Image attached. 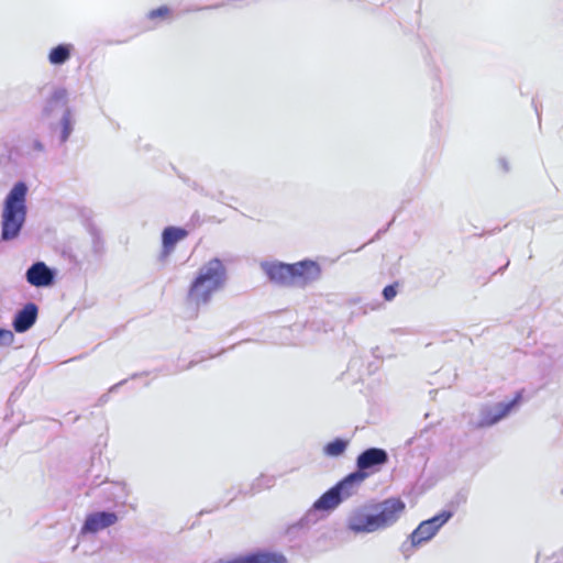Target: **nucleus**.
<instances>
[{"mask_svg": "<svg viewBox=\"0 0 563 563\" xmlns=\"http://www.w3.org/2000/svg\"><path fill=\"white\" fill-rule=\"evenodd\" d=\"M387 462L388 453L384 449L364 450L356 459V471L322 494L292 528L309 529L316 525L324 517L321 512L334 510L343 500L355 495L363 482Z\"/></svg>", "mask_w": 563, "mask_h": 563, "instance_id": "nucleus-1", "label": "nucleus"}, {"mask_svg": "<svg viewBox=\"0 0 563 563\" xmlns=\"http://www.w3.org/2000/svg\"><path fill=\"white\" fill-rule=\"evenodd\" d=\"M399 498H388L378 504L353 508L346 518V528L355 534H368L394 526L405 511Z\"/></svg>", "mask_w": 563, "mask_h": 563, "instance_id": "nucleus-2", "label": "nucleus"}, {"mask_svg": "<svg viewBox=\"0 0 563 563\" xmlns=\"http://www.w3.org/2000/svg\"><path fill=\"white\" fill-rule=\"evenodd\" d=\"M228 282V271L223 262L213 257L202 264L188 288L187 300L196 307L207 306L212 297L221 291Z\"/></svg>", "mask_w": 563, "mask_h": 563, "instance_id": "nucleus-3", "label": "nucleus"}, {"mask_svg": "<svg viewBox=\"0 0 563 563\" xmlns=\"http://www.w3.org/2000/svg\"><path fill=\"white\" fill-rule=\"evenodd\" d=\"M27 185L18 181L10 189L3 201L1 212V241L10 242L19 238L26 221Z\"/></svg>", "mask_w": 563, "mask_h": 563, "instance_id": "nucleus-4", "label": "nucleus"}, {"mask_svg": "<svg viewBox=\"0 0 563 563\" xmlns=\"http://www.w3.org/2000/svg\"><path fill=\"white\" fill-rule=\"evenodd\" d=\"M261 267L271 282L283 286L305 287L321 275L319 264L310 260L295 264L263 262Z\"/></svg>", "mask_w": 563, "mask_h": 563, "instance_id": "nucleus-5", "label": "nucleus"}, {"mask_svg": "<svg viewBox=\"0 0 563 563\" xmlns=\"http://www.w3.org/2000/svg\"><path fill=\"white\" fill-rule=\"evenodd\" d=\"M452 517L453 511L442 510L432 518L420 522L399 548L404 558L409 559L419 547L429 542Z\"/></svg>", "mask_w": 563, "mask_h": 563, "instance_id": "nucleus-6", "label": "nucleus"}, {"mask_svg": "<svg viewBox=\"0 0 563 563\" xmlns=\"http://www.w3.org/2000/svg\"><path fill=\"white\" fill-rule=\"evenodd\" d=\"M520 398L521 394H517V396L510 401L483 407L479 411V420L476 422V426L478 428H485L497 423L510 413V411L519 404Z\"/></svg>", "mask_w": 563, "mask_h": 563, "instance_id": "nucleus-7", "label": "nucleus"}, {"mask_svg": "<svg viewBox=\"0 0 563 563\" xmlns=\"http://www.w3.org/2000/svg\"><path fill=\"white\" fill-rule=\"evenodd\" d=\"M214 563H287V559L280 552L257 549L234 559H221Z\"/></svg>", "mask_w": 563, "mask_h": 563, "instance_id": "nucleus-8", "label": "nucleus"}, {"mask_svg": "<svg viewBox=\"0 0 563 563\" xmlns=\"http://www.w3.org/2000/svg\"><path fill=\"white\" fill-rule=\"evenodd\" d=\"M118 516L112 511H96L86 517L81 527V533H97L117 523Z\"/></svg>", "mask_w": 563, "mask_h": 563, "instance_id": "nucleus-9", "label": "nucleus"}, {"mask_svg": "<svg viewBox=\"0 0 563 563\" xmlns=\"http://www.w3.org/2000/svg\"><path fill=\"white\" fill-rule=\"evenodd\" d=\"M26 282L35 287H47L54 283L55 272L44 262H35L25 273Z\"/></svg>", "mask_w": 563, "mask_h": 563, "instance_id": "nucleus-10", "label": "nucleus"}, {"mask_svg": "<svg viewBox=\"0 0 563 563\" xmlns=\"http://www.w3.org/2000/svg\"><path fill=\"white\" fill-rule=\"evenodd\" d=\"M37 306L33 302L26 303L19 310L13 319L12 325L18 333L26 332L33 327L37 319Z\"/></svg>", "mask_w": 563, "mask_h": 563, "instance_id": "nucleus-11", "label": "nucleus"}, {"mask_svg": "<svg viewBox=\"0 0 563 563\" xmlns=\"http://www.w3.org/2000/svg\"><path fill=\"white\" fill-rule=\"evenodd\" d=\"M188 235L187 230L178 227H167L162 233V257H168L178 242Z\"/></svg>", "mask_w": 563, "mask_h": 563, "instance_id": "nucleus-12", "label": "nucleus"}, {"mask_svg": "<svg viewBox=\"0 0 563 563\" xmlns=\"http://www.w3.org/2000/svg\"><path fill=\"white\" fill-rule=\"evenodd\" d=\"M68 102V92L65 88L58 87L54 88L49 97L45 100L44 107H43V114L45 115H52L58 110L68 109L67 108Z\"/></svg>", "mask_w": 563, "mask_h": 563, "instance_id": "nucleus-13", "label": "nucleus"}, {"mask_svg": "<svg viewBox=\"0 0 563 563\" xmlns=\"http://www.w3.org/2000/svg\"><path fill=\"white\" fill-rule=\"evenodd\" d=\"M101 493L106 496L108 501L114 504H123L129 495L128 488L123 483H104Z\"/></svg>", "mask_w": 563, "mask_h": 563, "instance_id": "nucleus-14", "label": "nucleus"}, {"mask_svg": "<svg viewBox=\"0 0 563 563\" xmlns=\"http://www.w3.org/2000/svg\"><path fill=\"white\" fill-rule=\"evenodd\" d=\"M74 45L70 43H62L53 47L48 53V62L54 66L64 65L71 57Z\"/></svg>", "mask_w": 563, "mask_h": 563, "instance_id": "nucleus-15", "label": "nucleus"}, {"mask_svg": "<svg viewBox=\"0 0 563 563\" xmlns=\"http://www.w3.org/2000/svg\"><path fill=\"white\" fill-rule=\"evenodd\" d=\"M349 444H350L349 440L342 439V438H336L323 446V449H322L323 455H325L328 457L342 456L345 453Z\"/></svg>", "mask_w": 563, "mask_h": 563, "instance_id": "nucleus-16", "label": "nucleus"}, {"mask_svg": "<svg viewBox=\"0 0 563 563\" xmlns=\"http://www.w3.org/2000/svg\"><path fill=\"white\" fill-rule=\"evenodd\" d=\"M60 125H62L60 142L65 143L69 139V136L73 132V129H74V123L71 120V112L69 109H65V111L63 112V115L60 119Z\"/></svg>", "mask_w": 563, "mask_h": 563, "instance_id": "nucleus-17", "label": "nucleus"}, {"mask_svg": "<svg viewBox=\"0 0 563 563\" xmlns=\"http://www.w3.org/2000/svg\"><path fill=\"white\" fill-rule=\"evenodd\" d=\"M170 14H172V11L167 5H162L157 9L151 10L146 14V19L151 22H154V24L152 26H150L148 29H155L158 24L156 21L168 19L170 16Z\"/></svg>", "mask_w": 563, "mask_h": 563, "instance_id": "nucleus-18", "label": "nucleus"}, {"mask_svg": "<svg viewBox=\"0 0 563 563\" xmlns=\"http://www.w3.org/2000/svg\"><path fill=\"white\" fill-rule=\"evenodd\" d=\"M275 484V477L272 475L262 474L258 476L252 484V489L254 492H260L265 488H271Z\"/></svg>", "mask_w": 563, "mask_h": 563, "instance_id": "nucleus-19", "label": "nucleus"}, {"mask_svg": "<svg viewBox=\"0 0 563 563\" xmlns=\"http://www.w3.org/2000/svg\"><path fill=\"white\" fill-rule=\"evenodd\" d=\"M14 341L12 331L0 328V346H9Z\"/></svg>", "mask_w": 563, "mask_h": 563, "instance_id": "nucleus-20", "label": "nucleus"}, {"mask_svg": "<svg viewBox=\"0 0 563 563\" xmlns=\"http://www.w3.org/2000/svg\"><path fill=\"white\" fill-rule=\"evenodd\" d=\"M397 295V285H388L383 289V297L385 300L390 301Z\"/></svg>", "mask_w": 563, "mask_h": 563, "instance_id": "nucleus-21", "label": "nucleus"}, {"mask_svg": "<svg viewBox=\"0 0 563 563\" xmlns=\"http://www.w3.org/2000/svg\"><path fill=\"white\" fill-rule=\"evenodd\" d=\"M125 379L119 382L118 384H114L113 386L110 387L108 394H103L99 399H98V405L99 406H102L104 405L108 400H109V394L110 393H113L120 386H122L123 384H125Z\"/></svg>", "mask_w": 563, "mask_h": 563, "instance_id": "nucleus-22", "label": "nucleus"}, {"mask_svg": "<svg viewBox=\"0 0 563 563\" xmlns=\"http://www.w3.org/2000/svg\"><path fill=\"white\" fill-rule=\"evenodd\" d=\"M30 146L32 151L37 153H43L45 151L43 142L38 139H33Z\"/></svg>", "mask_w": 563, "mask_h": 563, "instance_id": "nucleus-23", "label": "nucleus"}, {"mask_svg": "<svg viewBox=\"0 0 563 563\" xmlns=\"http://www.w3.org/2000/svg\"><path fill=\"white\" fill-rule=\"evenodd\" d=\"M90 234L93 236L95 240L99 239V231L96 227L91 225L90 229Z\"/></svg>", "mask_w": 563, "mask_h": 563, "instance_id": "nucleus-24", "label": "nucleus"}, {"mask_svg": "<svg viewBox=\"0 0 563 563\" xmlns=\"http://www.w3.org/2000/svg\"><path fill=\"white\" fill-rule=\"evenodd\" d=\"M499 163H500V165L503 166V168H504V170H505V172H508V170H509L508 163H507V161H506L505 158H500V159H499Z\"/></svg>", "mask_w": 563, "mask_h": 563, "instance_id": "nucleus-25", "label": "nucleus"}, {"mask_svg": "<svg viewBox=\"0 0 563 563\" xmlns=\"http://www.w3.org/2000/svg\"><path fill=\"white\" fill-rule=\"evenodd\" d=\"M219 4L212 5V8H219ZM206 9H211V7H207Z\"/></svg>", "mask_w": 563, "mask_h": 563, "instance_id": "nucleus-26", "label": "nucleus"}, {"mask_svg": "<svg viewBox=\"0 0 563 563\" xmlns=\"http://www.w3.org/2000/svg\"><path fill=\"white\" fill-rule=\"evenodd\" d=\"M507 266H509V262L506 263V265L504 267L500 268V271H503L504 268H506Z\"/></svg>", "mask_w": 563, "mask_h": 563, "instance_id": "nucleus-27", "label": "nucleus"}]
</instances>
